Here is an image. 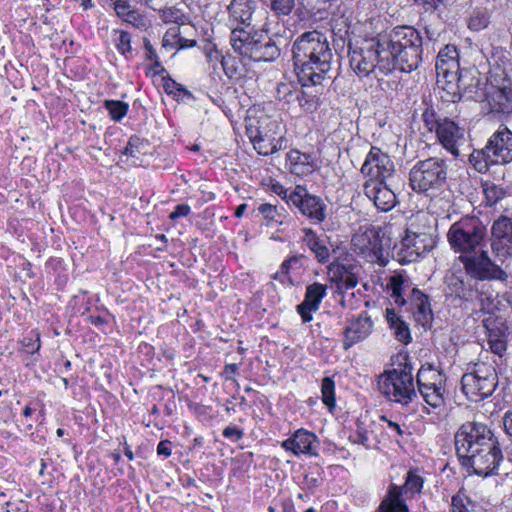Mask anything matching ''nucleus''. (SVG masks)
I'll return each mask as SVG.
<instances>
[{
    "mask_svg": "<svg viewBox=\"0 0 512 512\" xmlns=\"http://www.w3.org/2000/svg\"><path fill=\"white\" fill-rule=\"evenodd\" d=\"M483 194L486 205L493 206L504 197L505 192L495 184L485 183L483 186Z\"/></svg>",
    "mask_w": 512,
    "mask_h": 512,
    "instance_id": "50",
    "label": "nucleus"
},
{
    "mask_svg": "<svg viewBox=\"0 0 512 512\" xmlns=\"http://www.w3.org/2000/svg\"><path fill=\"white\" fill-rule=\"evenodd\" d=\"M375 512H409L400 486L391 485Z\"/></svg>",
    "mask_w": 512,
    "mask_h": 512,
    "instance_id": "33",
    "label": "nucleus"
},
{
    "mask_svg": "<svg viewBox=\"0 0 512 512\" xmlns=\"http://www.w3.org/2000/svg\"><path fill=\"white\" fill-rule=\"evenodd\" d=\"M254 149L261 155H271L281 148L280 139L274 137L249 138Z\"/></svg>",
    "mask_w": 512,
    "mask_h": 512,
    "instance_id": "41",
    "label": "nucleus"
},
{
    "mask_svg": "<svg viewBox=\"0 0 512 512\" xmlns=\"http://www.w3.org/2000/svg\"><path fill=\"white\" fill-rule=\"evenodd\" d=\"M256 8L254 0H232L227 6V25L230 28L250 27Z\"/></svg>",
    "mask_w": 512,
    "mask_h": 512,
    "instance_id": "21",
    "label": "nucleus"
},
{
    "mask_svg": "<svg viewBox=\"0 0 512 512\" xmlns=\"http://www.w3.org/2000/svg\"><path fill=\"white\" fill-rule=\"evenodd\" d=\"M207 58L209 59V62H219L221 65V68L225 72V74L228 77H232L234 73L233 67H230V62L233 61V58L231 56H223L218 50L210 51L207 54Z\"/></svg>",
    "mask_w": 512,
    "mask_h": 512,
    "instance_id": "51",
    "label": "nucleus"
},
{
    "mask_svg": "<svg viewBox=\"0 0 512 512\" xmlns=\"http://www.w3.org/2000/svg\"><path fill=\"white\" fill-rule=\"evenodd\" d=\"M286 164L291 173L302 177L312 174L318 167L315 157L295 149L287 153Z\"/></svg>",
    "mask_w": 512,
    "mask_h": 512,
    "instance_id": "26",
    "label": "nucleus"
},
{
    "mask_svg": "<svg viewBox=\"0 0 512 512\" xmlns=\"http://www.w3.org/2000/svg\"><path fill=\"white\" fill-rule=\"evenodd\" d=\"M246 118V132L249 138L274 137L281 130V121L278 116L268 115L263 110L248 111Z\"/></svg>",
    "mask_w": 512,
    "mask_h": 512,
    "instance_id": "15",
    "label": "nucleus"
},
{
    "mask_svg": "<svg viewBox=\"0 0 512 512\" xmlns=\"http://www.w3.org/2000/svg\"><path fill=\"white\" fill-rule=\"evenodd\" d=\"M321 394L323 403L332 410L335 407V382L330 377H325L321 383Z\"/></svg>",
    "mask_w": 512,
    "mask_h": 512,
    "instance_id": "49",
    "label": "nucleus"
},
{
    "mask_svg": "<svg viewBox=\"0 0 512 512\" xmlns=\"http://www.w3.org/2000/svg\"><path fill=\"white\" fill-rule=\"evenodd\" d=\"M123 21L141 31H145L151 26V23L147 19V17L135 8L132 10L129 16H127Z\"/></svg>",
    "mask_w": 512,
    "mask_h": 512,
    "instance_id": "54",
    "label": "nucleus"
},
{
    "mask_svg": "<svg viewBox=\"0 0 512 512\" xmlns=\"http://www.w3.org/2000/svg\"><path fill=\"white\" fill-rule=\"evenodd\" d=\"M415 321L426 327L433 319V312L429 298L417 288H413L408 295L407 304Z\"/></svg>",
    "mask_w": 512,
    "mask_h": 512,
    "instance_id": "24",
    "label": "nucleus"
},
{
    "mask_svg": "<svg viewBox=\"0 0 512 512\" xmlns=\"http://www.w3.org/2000/svg\"><path fill=\"white\" fill-rule=\"evenodd\" d=\"M451 191L450 190H441L439 195H435L431 193L428 195L430 199L429 209L438 215L444 214L449 211L451 207Z\"/></svg>",
    "mask_w": 512,
    "mask_h": 512,
    "instance_id": "40",
    "label": "nucleus"
},
{
    "mask_svg": "<svg viewBox=\"0 0 512 512\" xmlns=\"http://www.w3.org/2000/svg\"><path fill=\"white\" fill-rule=\"evenodd\" d=\"M420 395L425 403L439 414L445 407V376L433 366H422L416 377Z\"/></svg>",
    "mask_w": 512,
    "mask_h": 512,
    "instance_id": "7",
    "label": "nucleus"
},
{
    "mask_svg": "<svg viewBox=\"0 0 512 512\" xmlns=\"http://www.w3.org/2000/svg\"><path fill=\"white\" fill-rule=\"evenodd\" d=\"M483 323L487 329V342L490 350L500 357L503 356L507 349L506 327L503 323L494 324L491 317L484 319Z\"/></svg>",
    "mask_w": 512,
    "mask_h": 512,
    "instance_id": "28",
    "label": "nucleus"
},
{
    "mask_svg": "<svg viewBox=\"0 0 512 512\" xmlns=\"http://www.w3.org/2000/svg\"><path fill=\"white\" fill-rule=\"evenodd\" d=\"M495 440L496 438L487 425L479 422H467L458 429L455 435L457 455L458 457L467 456Z\"/></svg>",
    "mask_w": 512,
    "mask_h": 512,
    "instance_id": "9",
    "label": "nucleus"
},
{
    "mask_svg": "<svg viewBox=\"0 0 512 512\" xmlns=\"http://www.w3.org/2000/svg\"><path fill=\"white\" fill-rule=\"evenodd\" d=\"M334 54L325 33L311 30L300 34L292 45V60L303 87L320 85L330 78Z\"/></svg>",
    "mask_w": 512,
    "mask_h": 512,
    "instance_id": "2",
    "label": "nucleus"
},
{
    "mask_svg": "<svg viewBox=\"0 0 512 512\" xmlns=\"http://www.w3.org/2000/svg\"><path fill=\"white\" fill-rule=\"evenodd\" d=\"M497 374L492 366L477 365L461 379L462 391L472 402H480L493 394L497 386Z\"/></svg>",
    "mask_w": 512,
    "mask_h": 512,
    "instance_id": "8",
    "label": "nucleus"
},
{
    "mask_svg": "<svg viewBox=\"0 0 512 512\" xmlns=\"http://www.w3.org/2000/svg\"><path fill=\"white\" fill-rule=\"evenodd\" d=\"M113 5L117 16L122 20H125L134 9L128 0H114Z\"/></svg>",
    "mask_w": 512,
    "mask_h": 512,
    "instance_id": "58",
    "label": "nucleus"
},
{
    "mask_svg": "<svg viewBox=\"0 0 512 512\" xmlns=\"http://www.w3.org/2000/svg\"><path fill=\"white\" fill-rule=\"evenodd\" d=\"M270 9L277 16H287L289 15L294 6L295 0H268Z\"/></svg>",
    "mask_w": 512,
    "mask_h": 512,
    "instance_id": "55",
    "label": "nucleus"
},
{
    "mask_svg": "<svg viewBox=\"0 0 512 512\" xmlns=\"http://www.w3.org/2000/svg\"><path fill=\"white\" fill-rule=\"evenodd\" d=\"M163 88L168 95H172L177 100L192 97V94L184 86L172 78H163Z\"/></svg>",
    "mask_w": 512,
    "mask_h": 512,
    "instance_id": "47",
    "label": "nucleus"
},
{
    "mask_svg": "<svg viewBox=\"0 0 512 512\" xmlns=\"http://www.w3.org/2000/svg\"><path fill=\"white\" fill-rule=\"evenodd\" d=\"M320 441L316 434L304 428L297 429L289 438L282 441L281 447L294 456H318Z\"/></svg>",
    "mask_w": 512,
    "mask_h": 512,
    "instance_id": "16",
    "label": "nucleus"
},
{
    "mask_svg": "<svg viewBox=\"0 0 512 512\" xmlns=\"http://www.w3.org/2000/svg\"><path fill=\"white\" fill-rule=\"evenodd\" d=\"M435 66L437 75L459 73V54L456 46L448 44L440 50Z\"/></svg>",
    "mask_w": 512,
    "mask_h": 512,
    "instance_id": "29",
    "label": "nucleus"
},
{
    "mask_svg": "<svg viewBox=\"0 0 512 512\" xmlns=\"http://www.w3.org/2000/svg\"><path fill=\"white\" fill-rule=\"evenodd\" d=\"M104 107L108 111L112 120L119 122L127 114L129 105L120 100H105Z\"/></svg>",
    "mask_w": 512,
    "mask_h": 512,
    "instance_id": "45",
    "label": "nucleus"
},
{
    "mask_svg": "<svg viewBox=\"0 0 512 512\" xmlns=\"http://www.w3.org/2000/svg\"><path fill=\"white\" fill-rule=\"evenodd\" d=\"M373 330V322L366 314L352 320L345 329L343 348L348 350L354 344L367 338Z\"/></svg>",
    "mask_w": 512,
    "mask_h": 512,
    "instance_id": "25",
    "label": "nucleus"
},
{
    "mask_svg": "<svg viewBox=\"0 0 512 512\" xmlns=\"http://www.w3.org/2000/svg\"><path fill=\"white\" fill-rule=\"evenodd\" d=\"M386 319L395 338L405 345L410 343L411 333L409 326L395 313L393 309H386Z\"/></svg>",
    "mask_w": 512,
    "mask_h": 512,
    "instance_id": "37",
    "label": "nucleus"
},
{
    "mask_svg": "<svg viewBox=\"0 0 512 512\" xmlns=\"http://www.w3.org/2000/svg\"><path fill=\"white\" fill-rule=\"evenodd\" d=\"M258 210L267 220L268 225H283L286 223L287 215L283 208L279 210L275 205L263 203L259 206Z\"/></svg>",
    "mask_w": 512,
    "mask_h": 512,
    "instance_id": "42",
    "label": "nucleus"
},
{
    "mask_svg": "<svg viewBox=\"0 0 512 512\" xmlns=\"http://www.w3.org/2000/svg\"><path fill=\"white\" fill-rule=\"evenodd\" d=\"M413 223L406 229L405 236L399 244L395 245L394 251L397 260L402 263L417 261L430 249V238L424 232L412 230Z\"/></svg>",
    "mask_w": 512,
    "mask_h": 512,
    "instance_id": "12",
    "label": "nucleus"
},
{
    "mask_svg": "<svg viewBox=\"0 0 512 512\" xmlns=\"http://www.w3.org/2000/svg\"><path fill=\"white\" fill-rule=\"evenodd\" d=\"M258 36L257 33L252 34L251 26L234 27L231 28L230 43L235 52L249 58Z\"/></svg>",
    "mask_w": 512,
    "mask_h": 512,
    "instance_id": "27",
    "label": "nucleus"
},
{
    "mask_svg": "<svg viewBox=\"0 0 512 512\" xmlns=\"http://www.w3.org/2000/svg\"><path fill=\"white\" fill-rule=\"evenodd\" d=\"M474 295H476V305L472 310H476L478 307L480 312L489 315H493L499 310L500 301L498 295L490 287L476 290Z\"/></svg>",
    "mask_w": 512,
    "mask_h": 512,
    "instance_id": "35",
    "label": "nucleus"
},
{
    "mask_svg": "<svg viewBox=\"0 0 512 512\" xmlns=\"http://www.w3.org/2000/svg\"><path fill=\"white\" fill-rule=\"evenodd\" d=\"M394 170V163L389 155L382 152L377 147L370 149L361 167L363 175L369 177V179H378L381 181H385L392 176Z\"/></svg>",
    "mask_w": 512,
    "mask_h": 512,
    "instance_id": "17",
    "label": "nucleus"
},
{
    "mask_svg": "<svg viewBox=\"0 0 512 512\" xmlns=\"http://www.w3.org/2000/svg\"><path fill=\"white\" fill-rule=\"evenodd\" d=\"M303 242L308 246L320 263H326L330 258V250L325 239L319 237L311 228H303Z\"/></svg>",
    "mask_w": 512,
    "mask_h": 512,
    "instance_id": "32",
    "label": "nucleus"
},
{
    "mask_svg": "<svg viewBox=\"0 0 512 512\" xmlns=\"http://www.w3.org/2000/svg\"><path fill=\"white\" fill-rule=\"evenodd\" d=\"M329 272L332 274V279L338 283L341 289H353L358 284V278L355 274L347 271L342 266L331 264Z\"/></svg>",
    "mask_w": 512,
    "mask_h": 512,
    "instance_id": "39",
    "label": "nucleus"
},
{
    "mask_svg": "<svg viewBox=\"0 0 512 512\" xmlns=\"http://www.w3.org/2000/svg\"><path fill=\"white\" fill-rule=\"evenodd\" d=\"M303 255L291 256L284 260L280 269L275 273V279L283 281V277L287 276L290 280L293 276H298L303 268Z\"/></svg>",
    "mask_w": 512,
    "mask_h": 512,
    "instance_id": "38",
    "label": "nucleus"
},
{
    "mask_svg": "<svg viewBox=\"0 0 512 512\" xmlns=\"http://www.w3.org/2000/svg\"><path fill=\"white\" fill-rule=\"evenodd\" d=\"M423 122L429 131H437V126L442 123L443 117H439L433 108H426L422 114Z\"/></svg>",
    "mask_w": 512,
    "mask_h": 512,
    "instance_id": "57",
    "label": "nucleus"
},
{
    "mask_svg": "<svg viewBox=\"0 0 512 512\" xmlns=\"http://www.w3.org/2000/svg\"><path fill=\"white\" fill-rule=\"evenodd\" d=\"M222 435L225 438L231 439L234 442L239 441L243 437V432L236 427L227 426L224 428Z\"/></svg>",
    "mask_w": 512,
    "mask_h": 512,
    "instance_id": "62",
    "label": "nucleus"
},
{
    "mask_svg": "<svg viewBox=\"0 0 512 512\" xmlns=\"http://www.w3.org/2000/svg\"><path fill=\"white\" fill-rule=\"evenodd\" d=\"M487 153V145L482 150H475L469 156V161L473 167L480 173H486L490 165H495L492 162V157Z\"/></svg>",
    "mask_w": 512,
    "mask_h": 512,
    "instance_id": "43",
    "label": "nucleus"
},
{
    "mask_svg": "<svg viewBox=\"0 0 512 512\" xmlns=\"http://www.w3.org/2000/svg\"><path fill=\"white\" fill-rule=\"evenodd\" d=\"M279 56V49L275 43L271 42L270 39L261 40V36H258L253 46V50H250V57L254 61H272Z\"/></svg>",
    "mask_w": 512,
    "mask_h": 512,
    "instance_id": "36",
    "label": "nucleus"
},
{
    "mask_svg": "<svg viewBox=\"0 0 512 512\" xmlns=\"http://www.w3.org/2000/svg\"><path fill=\"white\" fill-rule=\"evenodd\" d=\"M113 33L114 35H117V37L113 40L117 51L121 55L128 57V55L132 53V37L130 33L127 31L117 29H115Z\"/></svg>",
    "mask_w": 512,
    "mask_h": 512,
    "instance_id": "46",
    "label": "nucleus"
},
{
    "mask_svg": "<svg viewBox=\"0 0 512 512\" xmlns=\"http://www.w3.org/2000/svg\"><path fill=\"white\" fill-rule=\"evenodd\" d=\"M191 208L187 204H179L175 207L174 211L171 212L169 218L171 220H176L180 217H186L190 214Z\"/></svg>",
    "mask_w": 512,
    "mask_h": 512,
    "instance_id": "61",
    "label": "nucleus"
},
{
    "mask_svg": "<svg viewBox=\"0 0 512 512\" xmlns=\"http://www.w3.org/2000/svg\"><path fill=\"white\" fill-rule=\"evenodd\" d=\"M486 238L487 228L475 216L462 217L447 232L450 248L460 255L467 274L479 280L506 281L508 274L488 254Z\"/></svg>",
    "mask_w": 512,
    "mask_h": 512,
    "instance_id": "1",
    "label": "nucleus"
},
{
    "mask_svg": "<svg viewBox=\"0 0 512 512\" xmlns=\"http://www.w3.org/2000/svg\"><path fill=\"white\" fill-rule=\"evenodd\" d=\"M435 133L439 143L445 150L454 157L459 156V148L466 141L464 127L459 126L458 123L448 117H443L442 123L438 124Z\"/></svg>",
    "mask_w": 512,
    "mask_h": 512,
    "instance_id": "19",
    "label": "nucleus"
},
{
    "mask_svg": "<svg viewBox=\"0 0 512 512\" xmlns=\"http://www.w3.org/2000/svg\"><path fill=\"white\" fill-rule=\"evenodd\" d=\"M383 74L395 70L411 73L422 62V37L412 26H397L389 34L380 36Z\"/></svg>",
    "mask_w": 512,
    "mask_h": 512,
    "instance_id": "3",
    "label": "nucleus"
},
{
    "mask_svg": "<svg viewBox=\"0 0 512 512\" xmlns=\"http://www.w3.org/2000/svg\"><path fill=\"white\" fill-rule=\"evenodd\" d=\"M380 37L363 40L360 45L349 46V63L351 69L359 76L366 77L376 69L383 74Z\"/></svg>",
    "mask_w": 512,
    "mask_h": 512,
    "instance_id": "6",
    "label": "nucleus"
},
{
    "mask_svg": "<svg viewBox=\"0 0 512 512\" xmlns=\"http://www.w3.org/2000/svg\"><path fill=\"white\" fill-rule=\"evenodd\" d=\"M379 388L388 400L402 406L409 405L417 396L411 364L405 362L385 371L380 377Z\"/></svg>",
    "mask_w": 512,
    "mask_h": 512,
    "instance_id": "5",
    "label": "nucleus"
},
{
    "mask_svg": "<svg viewBox=\"0 0 512 512\" xmlns=\"http://www.w3.org/2000/svg\"><path fill=\"white\" fill-rule=\"evenodd\" d=\"M459 81V73L437 75V86L443 100L454 103L461 99Z\"/></svg>",
    "mask_w": 512,
    "mask_h": 512,
    "instance_id": "30",
    "label": "nucleus"
},
{
    "mask_svg": "<svg viewBox=\"0 0 512 512\" xmlns=\"http://www.w3.org/2000/svg\"><path fill=\"white\" fill-rule=\"evenodd\" d=\"M447 293L454 295L464 302L468 303L473 300L474 291L471 285L464 282L462 276L455 273L446 276Z\"/></svg>",
    "mask_w": 512,
    "mask_h": 512,
    "instance_id": "34",
    "label": "nucleus"
},
{
    "mask_svg": "<svg viewBox=\"0 0 512 512\" xmlns=\"http://www.w3.org/2000/svg\"><path fill=\"white\" fill-rule=\"evenodd\" d=\"M487 153L494 164H506L512 161V131L501 125L490 136L487 143Z\"/></svg>",
    "mask_w": 512,
    "mask_h": 512,
    "instance_id": "18",
    "label": "nucleus"
},
{
    "mask_svg": "<svg viewBox=\"0 0 512 512\" xmlns=\"http://www.w3.org/2000/svg\"><path fill=\"white\" fill-rule=\"evenodd\" d=\"M486 100L491 112L512 113V83L504 80L501 86H491Z\"/></svg>",
    "mask_w": 512,
    "mask_h": 512,
    "instance_id": "22",
    "label": "nucleus"
},
{
    "mask_svg": "<svg viewBox=\"0 0 512 512\" xmlns=\"http://www.w3.org/2000/svg\"><path fill=\"white\" fill-rule=\"evenodd\" d=\"M491 249L502 263L512 257V219L501 216L491 227Z\"/></svg>",
    "mask_w": 512,
    "mask_h": 512,
    "instance_id": "14",
    "label": "nucleus"
},
{
    "mask_svg": "<svg viewBox=\"0 0 512 512\" xmlns=\"http://www.w3.org/2000/svg\"><path fill=\"white\" fill-rule=\"evenodd\" d=\"M424 479L419 470H409L404 485L401 487L402 493L419 494L423 488Z\"/></svg>",
    "mask_w": 512,
    "mask_h": 512,
    "instance_id": "44",
    "label": "nucleus"
},
{
    "mask_svg": "<svg viewBox=\"0 0 512 512\" xmlns=\"http://www.w3.org/2000/svg\"><path fill=\"white\" fill-rule=\"evenodd\" d=\"M290 200L292 206H295L303 216L311 221L320 223L325 219L326 205L323 200L318 196L308 193L305 187L297 185L292 190Z\"/></svg>",
    "mask_w": 512,
    "mask_h": 512,
    "instance_id": "13",
    "label": "nucleus"
},
{
    "mask_svg": "<svg viewBox=\"0 0 512 512\" xmlns=\"http://www.w3.org/2000/svg\"><path fill=\"white\" fill-rule=\"evenodd\" d=\"M448 165L444 159L430 157L417 161L409 172V185L416 193L431 195L445 185Z\"/></svg>",
    "mask_w": 512,
    "mask_h": 512,
    "instance_id": "4",
    "label": "nucleus"
},
{
    "mask_svg": "<svg viewBox=\"0 0 512 512\" xmlns=\"http://www.w3.org/2000/svg\"><path fill=\"white\" fill-rule=\"evenodd\" d=\"M354 437H355L354 441L356 443H359V444L364 445V446H368L369 445L370 437H369V434H368V432L366 430L358 429Z\"/></svg>",
    "mask_w": 512,
    "mask_h": 512,
    "instance_id": "64",
    "label": "nucleus"
},
{
    "mask_svg": "<svg viewBox=\"0 0 512 512\" xmlns=\"http://www.w3.org/2000/svg\"><path fill=\"white\" fill-rule=\"evenodd\" d=\"M353 250L369 263L386 266L388 253L385 252L380 232L375 228L358 231L352 238Z\"/></svg>",
    "mask_w": 512,
    "mask_h": 512,
    "instance_id": "10",
    "label": "nucleus"
},
{
    "mask_svg": "<svg viewBox=\"0 0 512 512\" xmlns=\"http://www.w3.org/2000/svg\"><path fill=\"white\" fill-rule=\"evenodd\" d=\"M489 23V17L484 11H475L470 17L468 22L469 29L473 31H480L487 27Z\"/></svg>",
    "mask_w": 512,
    "mask_h": 512,
    "instance_id": "56",
    "label": "nucleus"
},
{
    "mask_svg": "<svg viewBox=\"0 0 512 512\" xmlns=\"http://www.w3.org/2000/svg\"><path fill=\"white\" fill-rule=\"evenodd\" d=\"M327 294V286L318 282L306 287L305 298L297 306V312L300 314L303 322H310L313 319L312 313L316 312L323 298Z\"/></svg>",
    "mask_w": 512,
    "mask_h": 512,
    "instance_id": "23",
    "label": "nucleus"
},
{
    "mask_svg": "<svg viewBox=\"0 0 512 512\" xmlns=\"http://www.w3.org/2000/svg\"><path fill=\"white\" fill-rule=\"evenodd\" d=\"M364 194L381 211H389L396 204V195L385 181L368 179L364 184Z\"/></svg>",
    "mask_w": 512,
    "mask_h": 512,
    "instance_id": "20",
    "label": "nucleus"
},
{
    "mask_svg": "<svg viewBox=\"0 0 512 512\" xmlns=\"http://www.w3.org/2000/svg\"><path fill=\"white\" fill-rule=\"evenodd\" d=\"M144 49L146 51V59L148 61H154L159 59L156 50L154 49L151 42L147 38H144Z\"/></svg>",
    "mask_w": 512,
    "mask_h": 512,
    "instance_id": "63",
    "label": "nucleus"
},
{
    "mask_svg": "<svg viewBox=\"0 0 512 512\" xmlns=\"http://www.w3.org/2000/svg\"><path fill=\"white\" fill-rule=\"evenodd\" d=\"M380 420L386 423L385 431L390 437L398 438L403 437L405 434H408L407 427L405 425L400 424L398 421L389 419L385 415L381 416Z\"/></svg>",
    "mask_w": 512,
    "mask_h": 512,
    "instance_id": "53",
    "label": "nucleus"
},
{
    "mask_svg": "<svg viewBox=\"0 0 512 512\" xmlns=\"http://www.w3.org/2000/svg\"><path fill=\"white\" fill-rule=\"evenodd\" d=\"M452 512H472L473 502L463 493H457L452 497Z\"/></svg>",
    "mask_w": 512,
    "mask_h": 512,
    "instance_id": "52",
    "label": "nucleus"
},
{
    "mask_svg": "<svg viewBox=\"0 0 512 512\" xmlns=\"http://www.w3.org/2000/svg\"><path fill=\"white\" fill-rule=\"evenodd\" d=\"M297 101L299 102V105L305 110V111H313L316 108V101L314 97L307 96L304 91L300 92L297 95Z\"/></svg>",
    "mask_w": 512,
    "mask_h": 512,
    "instance_id": "59",
    "label": "nucleus"
},
{
    "mask_svg": "<svg viewBox=\"0 0 512 512\" xmlns=\"http://www.w3.org/2000/svg\"><path fill=\"white\" fill-rule=\"evenodd\" d=\"M147 147V141L138 136H131L123 151V154L132 158H138L140 154L146 153Z\"/></svg>",
    "mask_w": 512,
    "mask_h": 512,
    "instance_id": "48",
    "label": "nucleus"
},
{
    "mask_svg": "<svg viewBox=\"0 0 512 512\" xmlns=\"http://www.w3.org/2000/svg\"><path fill=\"white\" fill-rule=\"evenodd\" d=\"M387 289L390 291V296L394 303L399 306H404L407 304V291L411 292L413 287L408 277L402 274H396L389 278Z\"/></svg>",
    "mask_w": 512,
    "mask_h": 512,
    "instance_id": "31",
    "label": "nucleus"
},
{
    "mask_svg": "<svg viewBox=\"0 0 512 512\" xmlns=\"http://www.w3.org/2000/svg\"><path fill=\"white\" fill-rule=\"evenodd\" d=\"M459 459L464 466L472 468L475 474L488 477L497 473L503 455L498 441L495 440L479 451L461 456Z\"/></svg>",
    "mask_w": 512,
    "mask_h": 512,
    "instance_id": "11",
    "label": "nucleus"
},
{
    "mask_svg": "<svg viewBox=\"0 0 512 512\" xmlns=\"http://www.w3.org/2000/svg\"><path fill=\"white\" fill-rule=\"evenodd\" d=\"M346 13H347V11L344 10L339 19H335V17L333 16V18H332L333 30H335L338 26H340L338 28L339 31H342V29L345 28V33L348 32L350 16L347 15Z\"/></svg>",
    "mask_w": 512,
    "mask_h": 512,
    "instance_id": "60",
    "label": "nucleus"
}]
</instances>
